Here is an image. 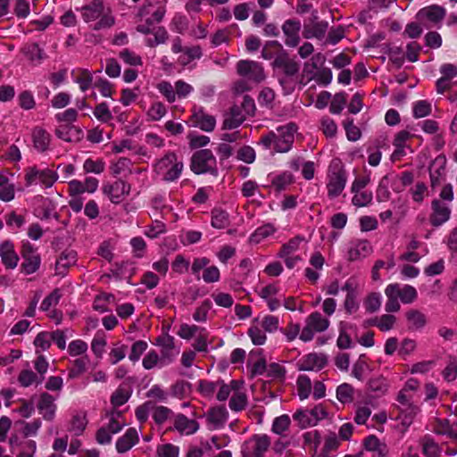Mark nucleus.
I'll list each match as a JSON object with an SVG mask.
<instances>
[{
    "mask_svg": "<svg viewBox=\"0 0 457 457\" xmlns=\"http://www.w3.org/2000/svg\"><path fill=\"white\" fill-rule=\"evenodd\" d=\"M297 131V126L294 122H289L287 125L279 126L277 131H270L262 135L260 138L259 144L265 149L273 148L278 153L288 152L295 141V134Z\"/></svg>",
    "mask_w": 457,
    "mask_h": 457,
    "instance_id": "nucleus-1",
    "label": "nucleus"
},
{
    "mask_svg": "<svg viewBox=\"0 0 457 457\" xmlns=\"http://www.w3.org/2000/svg\"><path fill=\"white\" fill-rule=\"evenodd\" d=\"M80 12L84 21L87 23L96 21L100 18V20L94 24V29L110 28L113 23L112 17L104 12V0H92L80 9Z\"/></svg>",
    "mask_w": 457,
    "mask_h": 457,
    "instance_id": "nucleus-2",
    "label": "nucleus"
},
{
    "mask_svg": "<svg viewBox=\"0 0 457 457\" xmlns=\"http://www.w3.org/2000/svg\"><path fill=\"white\" fill-rule=\"evenodd\" d=\"M190 170L196 175L208 173L217 176L216 157L210 149L197 150L191 156Z\"/></svg>",
    "mask_w": 457,
    "mask_h": 457,
    "instance_id": "nucleus-3",
    "label": "nucleus"
},
{
    "mask_svg": "<svg viewBox=\"0 0 457 457\" xmlns=\"http://www.w3.org/2000/svg\"><path fill=\"white\" fill-rule=\"evenodd\" d=\"M58 179V174L48 169H39L31 166L25 170V182L27 187L41 185L45 188L51 187Z\"/></svg>",
    "mask_w": 457,
    "mask_h": 457,
    "instance_id": "nucleus-4",
    "label": "nucleus"
},
{
    "mask_svg": "<svg viewBox=\"0 0 457 457\" xmlns=\"http://www.w3.org/2000/svg\"><path fill=\"white\" fill-rule=\"evenodd\" d=\"M183 167V162H178L176 154L170 152L158 161L155 170L163 174L165 180L174 181L180 176Z\"/></svg>",
    "mask_w": 457,
    "mask_h": 457,
    "instance_id": "nucleus-5",
    "label": "nucleus"
},
{
    "mask_svg": "<svg viewBox=\"0 0 457 457\" xmlns=\"http://www.w3.org/2000/svg\"><path fill=\"white\" fill-rule=\"evenodd\" d=\"M270 444V437L268 435H253L242 445V457H265V453L269 450Z\"/></svg>",
    "mask_w": 457,
    "mask_h": 457,
    "instance_id": "nucleus-6",
    "label": "nucleus"
},
{
    "mask_svg": "<svg viewBox=\"0 0 457 457\" xmlns=\"http://www.w3.org/2000/svg\"><path fill=\"white\" fill-rule=\"evenodd\" d=\"M328 326L329 320L327 318H324L319 312H314L306 318V325L302 329L299 337L303 342L311 341L312 340L315 332H323L328 328Z\"/></svg>",
    "mask_w": 457,
    "mask_h": 457,
    "instance_id": "nucleus-7",
    "label": "nucleus"
},
{
    "mask_svg": "<svg viewBox=\"0 0 457 457\" xmlns=\"http://www.w3.org/2000/svg\"><path fill=\"white\" fill-rule=\"evenodd\" d=\"M21 253L23 259L21 265V271L26 275L35 273L41 264V258L37 248L29 241H23Z\"/></svg>",
    "mask_w": 457,
    "mask_h": 457,
    "instance_id": "nucleus-8",
    "label": "nucleus"
},
{
    "mask_svg": "<svg viewBox=\"0 0 457 457\" xmlns=\"http://www.w3.org/2000/svg\"><path fill=\"white\" fill-rule=\"evenodd\" d=\"M154 345L161 347V367L170 364L179 354L175 348L174 337L164 333L155 338Z\"/></svg>",
    "mask_w": 457,
    "mask_h": 457,
    "instance_id": "nucleus-9",
    "label": "nucleus"
},
{
    "mask_svg": "<svg viewBox=\"0 0 457 457\" xmlns=\"http://www.w3.org/2000/svg\"><path fill=\"white\" fill-rule=\"evenodd\" d=\"M271 66L274 70H278V75L297 76L300 71V64L292 59L287 51L278 54L273 60Z\"/></svg>",
    "mask_w": 457,
    "mask_h": 457,
    "instance_id": "nucleus-10",
    "label": "nucleus"
},
{
    "mask_svg": "<svg viewBox=\"0 0 457 457\" xmlns=\"http://www.w3.org/2000/svg\"><path fill=\"white\" fill-rule=\"evenodd\" d=\"M237 71L240 76L246 77L256 83H260L265 79L262 66L254 61H239L237 63Z\"/></svg>",
    "mask_w": 457,
    "mask_h": 457,
    "instance_id": "nucleus-11",
    "label": "nucleus"
},
{
    "mask_svg": "<svg viewBox=\"0 0 457 457\" xmlns=\"http://www.w3.org/2000/svg\"><path fill=\"white\" fill-rule=\"evenodd\" d=\"M446 162L445 155L439 154L429 165L430 187L433 191L445 179Z\"/></svg>",
    "mask_w": 457,
    "mask_h": 457,
    "instance_id": "nucleus-12",
    "label": "nucleus"
},
{
    "mask_svg": "<svg viewBox=\"0 0 457 457\" xmlns=\"http://www.w3.org/2000/svg\"><path fill=\"white\" fill-rule=\"evenodd\" d=\"M328 364V356L325 353H310L303 356L297 362V369L303 371L322 370Z\"/></svg>",
    "mask_w": 457,
    "mask_h": 457,
    "instance_id": "nucleus-13",
    "label": "nucleus"
},
{
    "mask_svg": "<svg viewBox=\"0 0 457 457\" xmlns=\"http://www.w3.org/2000/svg\"><path fill=\"white\" fill-rule=\"evenodd\" d=\"M451 216V209L440 199H434L431 202V213L429 214V222L433 227H439L446 222Z\"/></svg>",
    "mask_w": 457,
    "mask_h": 457,
    "instance_id": "nucleus-14",
    "label": "nucleus"
},
{
    "mask_svg": "<svg viewBox=\"0 0 457 457\" xmlns=\"http://www.w3.org/2000/svg\"><path fill=\"white\" fill-rule=\"evenodd\" d=\"M301 21L296 19H288L282 24V31L285 35V44L289 47H295L299 45Z\"/></svg>",
    "mask_w": 457,
    "mask_h": 457,
    "instance_id": "nucleus-15",
    "label": "nucleus"
},
{
    "mask_svg": "<svg viewBox=\"0 0 457 457\" xmlns=\"http://www.w3.org/2000/svg\"><path fill=\"white\" fill-rule=\"evenodd\" d=\"M56 399L57 396H54L47 392L40 394L37 407L38 412L46 420L51 421L54 419L57 409L54 403Z\"/></svg>",
    "mask_w": 457,
    "mask_h": 457,
    "instance_id": "nucleus-16",
    "label": "nucleus"
},
{
    "mask_svg": "<svg viewBox=\"0 0 457 457\" xmlns=\"http://www.w3.org/2000/svg\"><path fill=\"white\" fill-rule=\"evenodd\" d=\"M445 9L437 4H432L420 9L417 14L416 19L420 23L430 21L432 23H438L442 21L445 17Z\"/></svg>",
    "mask_w": 457,
    "mask_h": 457,
    "instance_id": "nucleus-17",
    "label": "nucleus"
},
{
    "mask_svg": "<svg viewBox=\"0 0 457 457\" xmlns=\"http://www.w3.org/2000/svg\"><path fill=\"white\" fill-rule=\"evenodd\" d=\"M31 140L34 149L37 153H45L50 150L52 142L51 134L41 127H36L31 132Z\"/></svg>",
    "mask_w": 457,
    "mask_h": 457,
    "instance_id": "nucleus-18",
    "label": "nucleus"
},
{
    "mask_svg": "<svg viewBox=\"0 0 457 457\" xmlns=\"http://www.w3.org/2000/svg\"><path fill=\"white\" fill-rule=\"evenodd\" d=\"M346 184V173L344 170H338L333 172L330 177L328 183L327 184L328 196L329 198L337 197L344 190Z\"/></svg>",
    "mask_w": 457,
    "mask_h": 457,
    "instance_id": "nucleus-19",
    "label": "nucleus"
},
{
    "mask_svg": "<svg viewBox=\"0 0 457 457\" xmlns=\"http://www.w3.org/2000/svg\"><path fill=\"white\" fill-rule=\"evenodd\" d=\"M328 29V22L319 21L318 17L314 15L312 19L303 24V36L305 38H322Z\"/></svg>",
    "mask_w": 457,
    "mask_h": 457,
    "instance_id": "nucleus-20",
    "label": "nucleus"
},
{
    "mask_svg": "<svg viewBox=\"0 0 457 457\" xmlns=\"http://www.w3.org/2000/svg\"><path fill=\"white\" fill-rule=\"evenodd\" d=\"M190 121L193 126L207 132L212 131L216 125L214 116L206 113L202 108L194 111Z\"/></svg>",
    "mask_w": 457,
    "mask_h": 457,
    "instance_id": "nucleus-21",
    "label": "nucleus"
},
{
    "mask_svg": "<svg viewBox=\"0 0 457 457\" xmlns=\"http://www.w3.org/2000/svg\"><path fill=\"white\" fill-rule=\"evenodd\" d=\"M199 425L196 420H189L182 413L174 416L173 427L167 428V431L173 429L179 431L180 434L191 435L197 431Z\"/></svg>",
    "mask_w": 457,
    "mask_h": 457,
    "instance_id": "nucleus-22",
    "label": "nucleus"
},
{
    "mask_svg": "<svg viewBox=\"0 0 457 457\" xmlns=\"http://www.w3.org/2000/svg\"><path fill=\"white\" fill-rule=\"evenodd\" d=\"M0 257L5 268L14 269L17 267L19 256L14 250V245L12 241L5 240L0 245Z\"/></svg>",
    "mask_w": 457,
    "mask_h": 457,
    "instance_id": "nucleus-23",
    "label": "nucleus"
},
{
    "mask_svg": "<svg viewBox=\"0 0 457 457\" xmlns=\"http://www.w3.org/2000/svg\"><path fill=\"white\" fill-rule=\"evenodd\" d=\"M139 441L137 430L135 428H129L124 435L116 441V451L123 453L130 450Z\"/></svg>",
    "mask_w": 457,
    "mask_h": 457,
    "instance_id": "nucleus-24",
    "label": "nucleus"
},
{
    "mask_svg": "<svg viewBox=\"0 0 457 457\" xmlns=\"http://www.w3.org/2000/svg\"><path fill=\"white\" fill-rule=\"evenodd\" d=\"M55 135L66 142H78L82 138L83 132L73 124H61L56 128Z\"/></svg>",
    "mask_w": 457,
    "mask_h": 457,
    "instance_id": "nucleus-25",
    "label": "nucleus"
},
{
    "mask_svg": "<svg viewBox=\"0 0 457 457\" xmlns=\"http://www.w3.org/2000/svg\"><path fill=\"white\" fill-rule=\"evenodd\" d=\"M363 446L367 451L373 453V457H387L389 453L387 445L374 435L364 439Z\"/></svg>",
    "mask_w": 457,
    "mask_h": 457,
    "instance_id": "nucleus-26",
    "label": "nucleus"
},
{
    "mask_svg": "<svg viewBox=\"0 0 457 457\" xmlns=\"http://www.w3.org/2000/svg\"><path fill=\"white\" fill-rule=\"evenodd\" d=\"M245 120V115L242 113L241 108L237 105H233L230 108L229 115L223 120V129H233L239 127Z\"/></svg>",
    "mask_w": 457,
    "mask_h": 457,
    "instance_id": "nucleus-27",
    "label": "nucleus"
},
{
    "mask_svg": "<svg viewBox=\"0 0 457 457\" xmlns=\"http://www.w3.org/2000/svg\"><path fill=\"white\" fill-rule=\"evenodd\" d=\"M10 442L12 445V452H17L16 457H34L37 450V444L34 440L24 439L16 445H12V439Z\"/></svg>",
    "mask_w": 457,
    "mask_h": 457,
    "instance_id": "nucleus-28",
    "label": "nucleus"
},
{
    "mask_svg": "<svg viewBox=\"0 0 457 457\" xmlns=\"http://www.w3.org/2000/svg\"><path fill=\"white\" fill-rule=\"evenodd\" d=\"M451 425L447 419H436L433 431L438 435H447L449 437L457 440V423Z\"/></svg>",
    "mask_w": 457,
    "mask_h": 457,
    "instance_id": "nucleus-29",
    "label": "nucleus"
},
{
    "mask_svg": "<svg viewBox=\"0 0 457 457\" xmlns=\"http://www.w3.org/2000/svg\"><path fill=\"white\" fill-rule=\"evenodd\" d=\"M114 414L110 412L109 423L106 427H101L96 435V439L98 444L105 445L110 444L112 441V436L114 433Z\"/></svg>",
    "mask_w": 457,
    "mask_h": 457,
    "instance_id": "nucleus-30",
    "label": "nucleus"
},
{
    "mask_svg": "<svg viewBox=\"0 0 457 457\" xmlns=\"http://www.w3.org/2000/svg\"><path fill=\"white\" fill-rule=\"evenodd\" d=\"M406 320L408 321L409 329L417 330L425 327L427 323V318L419 310L411 309L405 313Z\"/></svg>",
    "mask_w": 457,
    "mask_h": 457,
    "instance_id": "nucleus-31",
    "label": "nucleus"
},
{
    "mask_svg": "<svg viewBox=\"0 0 457 457\" xmlns=\"http://www.w3.org/2000/svg\"><path fill=\"white\" fill-rule=\"evenodd\" d=\"M152 411V418L159 427L175 416L171 409L163 405H155L154 403Z\"/></svg>",
    "mask_w": 457,
    "mask_h": 457,
    "instance_id": "nucleus-32",
    "label": "nucleus"
},
{
    "mask_svg": "<svg viewBox=\"0 0 457 457\" xmlns=\"http://www.w3.org/2000/svg\"><path fill=\"white\" fill-rule=\"evenodd\" d=\"M422 447V453L426 457H438L441 453V448L438 444L430 436H425L420 439Z\"/></svg>",
    "mask_w": 457,
    "mask_h": 457,
    "instance_id": "nucleus-33",
    "label": "nucleus"
},
{
    "mask_svg": "<svg viewBox=\"0 0 457 457\" xmlns=\"http://www.w3.org/2000/svg\"><path fill=\"white\" fill-rule=\"evenodd\" d=\"M294 181V175L290 171H284L272 178L270 187H273L277 192H281L286 190Z\"/></svg>",
    "mask_w": 457,
    "mask_h": 457,
    "instance_id": "nucleus-34",
    "label": "nucleus"
},
{
    "mask_svg": "<svg viewBox=\"0 0 457 457\" xmlns=\"http://www.w3.org/2000/svg\"><path fill=\"white\" fill-rule=\"evenodd\" d=\"M203 55L202 48L200 46H185L182 54L179 57L178 62L182 66L189 64L196 59H200Z\"/></svg>",
    "mask_w": 457,
    "mask_h": 457,
    "instance_id": "nucleus-35",
    "label": "nucleus"
},
{
    "mask_svg": "<svg viewBox=\"0 0 457 457\" xmlns=\"http://www.w3.org/2000/svg\"><path fill=\"white\" fill-rule=\"evenodd\" d=\"M228 419V411L224 406L213 407L207 414V420L216 427H222Z\"/></svg>",
    "mask_w": 457,
    "mask_h": 457,
    "instance_id": "nucleus-36",
    "label": "nucleus"
},
{
    "mask_svg": "<svg viewBox=\"0 0 457 457\" xmlns=\"http://www.w3.org/2000/svg\"><path fill=\"white\" fill-rule=\"evenodd\" d=\"M132 394V381L130 378L122 381L116 390V406L124 404Z\"/></svg>",
    "mask_w": 457,
    "mask_h": 457,
    "instance_id": "nucleus-37",
    "label": "nucleus"
},
{
    "mask_svg": "<svg viewBox=\"0 0 457 457\" xmlns=\"http://www.w3.org/2000/svg\"><path fill=\"white\" fill-rule=\"evenodd\" d=\"M369 389L370 392L374 393L375 397H379L387 391L388 383L386 378L383 376H378L375 378H371L369 380Z\"/></svg>",
    "mask_w": 457,
    "mask_h": 457,
    "instance_id": "nucleus-38",
    "label": "nucleus"
},
{
    "mask_svg": "<svg viewBox=\"0 0 457 457\" xmlns=\"http://www.w3.org/2000/svg\"><path fill=\"white\" fill-rule=\"evenodd\" d=\"M283 51L285 50L278 41H267L262 50V57L265 60H275L276 56Z\"/></svg>",
    "mask_w": 457,
    "mask_h": 457,
    "instance_id": "nucleus-39",
    "label": "nucleus"
},
{
    "mask_svg": "<svg viewBox=\"0 0 457 457\" xmlns=\"http://www.w3.org/2000/svg\"><path fill=\"white\" fill-rule=\"evenodd\" d=\"M87 424V417L85 413L79 412L72 416L69 431L72 432L75 436H80Z\"/></svg>",
    "mask_w": 457,
    "mask_h": 457,
    "instance_id": "nucleus-40",
    "label": "nucleus"
},
{
    "mask_svg": "<svg viewBox=\"0 0 457 457\" xmlns=\"http://www.w3.org/2000/svg\"><path fill=\"white\" fill-rule=\"evenodd\" d=\"M18 382L21 386L28 387L33 384L39 385L43 381L42 378H39L37 374L31 370H23L18 376Z\"/></svg>",
    "mask_w": 457,
    "mask_h": 457,
    "instance_id": "nucleus-41",
    "label": "nucleus"
},
{
    "mask_svg": "<svg viewBox=\"0 0 457 457\" xmlns=\"http://www.w3.org/2000/svg\"><path fill=\"white\" fill-rule=\"evenodd\" d=\"M229 225L228 214L227 212L215 208L212 211V226L216 228H225Z\"/></svg>",
    "mask_w": 457,
    "mask_h": 457,
    "instance_id": "nucleus-42",
    "label": "nucleus"
},
{
    "mask_svg": "<svg viewBox=\"0 0 457 457\" xmlns=\"http://www.w3.org/2000/svg\"><path fill=\"white\" fill-rule=\"evenodd\" d=\"M248 403L247 395L244 392H235L231 396L228 406L233 411H241L245 409Z\"/></svg>",
    "mask_w": 457,
    "mask_h": 457,
    "instance_id": "nucleus-43",
    "label": "nucleus"
},
{
    "mask_svg": "<svg viewBox=\"0 0 457 457\" xmlns=\"http://www.w3.org/2000/svg\"><path fill=\"white\" fill-rule=\"evenodd\" d=\"M89 364V358L87 356H82L80 358L76 359L73 361V367L69 370V378L73 379L78 378L79 375L84 373L87 370V368Z\"/></svg>",
    "mask_w": 457,
    "mask_h": 457,
    "instance_id": "nucleus-44",
    "label": "nucleus"
},
{
    "mask_svg": "<svg viewBox=\"0 0 457 457\" xmlns=\"http://www.w3.org/2000/svg\"><path fill=\"white\" fill-rule=\"evenodd\" d=\"M303 240V237L301 236H296L286 244H283L279 252L278 253V257H285L287 255H291L293 253L299 249L301 242Z\"/></svg>",
    "mask_w": 457,
    "mask_h": 457,
    "instance_id": "nucleus-45",
    "label": "nucleus"
},
{
    "mask_svg": "<svg viewBox=\"0 0 457 457\" xmlns=\"http://www.w3.org/2000/svg\"><path fill=\"white\" fill-rule=\"evenodd\" d=\"M232 30H238L237 24H232L227 29L217 30L212 36V44L215 46H218L222 43L228 42Z\"/></svg>",
    "mask_w": 457,
    "mask_h": 457,
    "instance_id": "nucleus-46",
    "label": "nucleus"
},
{
    "mask_svg": "<svg viewBox=\"0 0 457 457\" xmlns=\"http://www.w3.org/2000/svg\"><path fill=\"white\" fill-rule=\"evenodd\" d=\"M152 33L154 34V38L149 37L145 40L146 46L149 47H155L160 44H164L169 38L168 31L164 27H158Z\"/></svg>",
    "mask_w": 457,
    "mask_h": 457,
    "instance_id": "nucleus-47",
    "label": "nucleus"
},
{
    "mask_svg": "<svg viewBox=\"0 0 457 457\" xmlns=\"http://www.w3.org/2000/svg\"><path fill=\"white\" fill-rule=\"evenodd\" d=\"M78 76L74 81L79 84L81 91L85 92L93 85V76L88 70L83 69L78 71Z\"/></svg>",
    "mask_w": 457,
    "mask_h": 457,
    "instance_id": "nucleus-48",
    "label": "nucleus"
},
{
    "mask_svg": "<svg viewBox=\"0 0 457 457\" xmlns=\"http://www.w3.org/2000/svg\"><path fill=\"white\" fill-rule=\"evenodd\" d=\"M363 305L366 312L373 313L379 310L381 306V296L379 293H370L364 299Z\"/></svg>",
    "mask_w": 457,
    "mask_h": 457,
    "instance_id": "nucleus-49",
    "label": "nucleus"
},
{
    "mask_svg": "<svg viewBox=\"0 0 457 457\" xmlns=\"http://www.w3.org/2000/svg\"><path fill=\"white\" fill-rule=\"evenodd\" d=\"M275 231H276V228L271 223L264 224V225L259 227L253 232V234L251 236V241L258 244L262 240H263L266 237L272 235Z\"/></svg>",
    "mask_w": 457,
    "mask_h": 457,
    "instance_id": "nucleus-50",
    "label": "nucleus"
},
{
    "mask_svg": "<svg viewBox=\"0 0 457 457\" xmlns=\"http://www.w3.org/2000/svg\"><path fill=\"white\" fill-rule=\"evenodd\" d=\"M119 57L126 64L130 66H142L143 61L140 55L137 54L135 52L129 50V48H124L119 53Z\"/></svg>",
    "mask_w": 457,
    "mask_h": 457,
    "instance_id": "nucleus-51",
    "label": "nucleus"
},
{
    "mask_svg": "<svg viewBox=\"0 0 457 457\" xmlns=\"http://www.w3.org/2000/svg\"><path fill=\"white\" fill-rule=\"evenodd\" d=\"M4 220L7 227L12 230H18L23 227L26 222L23 215L17 214L15 212H11L4 215Z\"/></svg>",
    "mask_w": 457,
    "mask_h": 457,
    "instance_id": "nucleus-52",
    "label": "nucleus"
},
{
    "mask_svg": "<svg viewBox=\"0 0 457 457\" xmlns=\"http://www.w3.org/2000/svg\"><path fill=\"white\" fill-rule=\"evenodd\" d=\"M296 385L300 399H306L312 391V382L310 378L306 375L299 376Z\"/></svg>",
    "mask_w": 457,
    "mask_h": 457,
    "instance_id": "nucleus-53",
    "label": "nucleus"
},
{
    "mask_svg": "<svg viewBox=\"0 0 457 457\" xmlns=\"http://www.w3.org/2000/svg\"><path fill=\"white\" fill-rule=\"evenodd\" d=\"M346 97L347 95L345 92L337 93L330 103V112L333 114H339L346 104Z\"/></svg>",
    "mask_w": 457,
    "mask_h": 457,
    "instance_id": "nucleus-54",
    "label": "nucleus"
},
{
    "mask_svg": "<svg viewBox=\"0 0 457 457\" xmlns=\"http://www.w3.org/2000/svg\"><path fill=\"white\" fill-rule=\"evenodd\" d=\"M396 318L392 314H383L379 318L374 319V326L378 328L381 331H388L393 328Z\"/></svg>",
    "mask_w": 457,
    "mask_h": 457,
    "instance_id": "nucleus-55",
    "label": "nucleus"
},
{
    "mask_svg": "<svg viewBox=\"0 0 457 457\" xmlns=\"http://www.w3.org/2000/svg\"><path fill=\"white\" fill-rule=\"evenodd\" d=\"M337 397L343 403H351L353 400V388L351 385L344 383L337 389Z\"/></svg>",
    "mask_w": 457,
    "mask_h": 457,
    "instance_id": "nucleus-56",
    "label": "nucleus"
},
{
    "mask_svg": "<svg viewBox=\"0 0 457 457\" xmlns=\"http://www.w3.org/2000/svg\"><path fill=\"white\" fill-rule=\"evenodd\" d=\"M291 420L288 415H281L274 420L271 430L277 435H282L288 429Z\"/></svg>",
    "mask_w": 457,
    "mask_h": 457,
    "instance_id": "nucleus-57",
    "label": "nucleus"
},
{
    "mask_svg": "<svg viewBox=\"0 0 457 457\" xmlns=\"http://www.w3.org/2000/svg\"><path fill=\"white\" fill-rule=\"evenodd\" d=\"M343 126L346 132L347 139L350 141H357L361 135L360 129L353 124V119L347 118L343 121Z\"/></svg>",
    "mask_w": 457,
    "mask_h": 457,
    "instance_id": "nucleus-58",
    "label": "nucleus"
},
{
    "mask_svg": "<svg viewBox=\"0 0 457 457\" xmlns=\"http://www.w3.org/2000/svg\"><path fill=\"white\" fill-rule=\"evenodd\" d=\"M320 129L327 137H334L337 132V126L334 120L325 116L320 120Z\"/></svg>",
    "mask_w": 457,
    "mask_h": 457,
    "instance_id": "nucleus-59",
    "label": "nucleus"
},
{
    "mask_svg": "<svg viewBox=\"0 0 457 457\" xmlns=\"http://www.w3.org/2000/svg\"><path fill=\"white\" fill-rule=\"evenodd\" d=\"M293 419L296 420L302 428L315 426V420H312V417L308 410H298L293 415Z\"/></svg>",
    "mask_w": 457,
    "mask_h": 457,
    "instance_id": "nucleus-60",
    "label": "nucleus"
},
{
    "mask_svg": "<svg viewBox=\"0 0 457 457\" xmlns=\"http://www.w3.org/2000/svg\"><path fill=\"white\" fill-rule=\"evenodd\" d=\"M303 436L304 445L313 448L314 452L316 453L321 442L320 432L318 430L308 431L304 433Z\"/></svg>",
    "mask_w": 457,
    "mask_h": 457,
    "instance_id": "nucleus-61",
    "label": "nucleus"
},
{
    "mask_svg": "<svg viewBox=\"0 0 457 457\" xmlns=\"http://www.w3.org/2000/svg\"><path fill=\"white\" fill-rule=\"evenodd\" d=\"M354 195L352 199L353 205L358 207H363L370 204L372 201L373 195L371 191H360L359 193H353Z\"/></svg>",
    "mask_w": 457,
    "mask_h": 457,
    "instance_id": "nucleus-62",
    "label": "nucleus"
},
{
    "mask_svg": "<svg viewBox=\"0 0 457 457\" xmlns=\"http://www.w3.org/2000/svg\"><path fill=\"white\" fill-rule=\"evenodd\" d=\"M190 389V383L179 380L170 386L171 395L177 398H183Z\"/></svg>",
    "mask_w": 457,
    "mask_h": 457,
    "instance_id": "nucleus-63",
    "label": "nucleus"
},
{
    "mask_svg": "<svg viewBox=\"0 0 457 457\" xmlns=\"http://www.w3.org/2000/svg\"><path fill=\"white\" fill-rule=\"evenodd\" d=\"M156 452L159 457H179V449L169 443L159 445Z\"/></svg>",
    "mask_w": 457,
    "mask_h": 457,
    "instance_id": "nucleus-64",
    "label": "nucleus"
}]
</instances>
